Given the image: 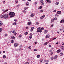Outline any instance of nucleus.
<instances>
[{"label":"nucleus","instance_id":"2f4dec72","mask_svg":"<svg viewBox=\"0 0 64 64\" xmlns=\"http://www.w3.org/2000/svg\"><path fill=\"white\" fill-rule=\"evenodd\" d=\"M44 12V11L43 10H41L40 11V12H41V13H43V12Z\"/></svg>","mask_w":64,"mask_h":64},{"label":"nucleus","instance_id":"ea45409f","mask_svg":"<svg viewBox=\"0 0 64 64\" xmlns=\"http://www.w3.org/2000/svg\"><path fill=\"white\" fill-rule=\"evenodd\" d=\"M14 35H17V33L16 32V33H14Z\"/></svg>","mask_w":64,"mask_h":64},{"label":"nucleus","instance_id":"423d86ee","mask_svg":"<svg viewBox=\"0 0 64 64\" xmlns=\"http://www.w3.org/2000/svg\"><path fill=\"white\" fill-rule=\"evenodd\" d=\"M48 31L47 30H44V34H46V33H48Z\"/></svg>","mask_w":64,"mask_h":64},{"label":"nucleus","instance_id":"c756f323","mask_svg":"<svg viewBox=\"0 0 64 64\" xmlns=\"http://www.w3.org/2000/svg\"><path fill=\"white\" fill-rule=\"evenodd\" d=\"M56 5H59V2H57L56 3Z\"/></svg>","mask_w":64,"mask_h":64},{"label":"nucleus","instance_id":"c03bdc74","mask_svg":"<svg viewBox=\"0 0 64 64\" xmlns=\"http://www.w3.org/2000/svg\"><path fill=\"white\" fill-rule=\"evenodd\" d=\"M19 6H20V5H17L16 6V7H19Z\"/></svg>","mask_w":64,"mask_h":64},{"label":"nucleus","instance_id":"b1692460","mask_svg":"<svg viewBox=\"0 0 64 64\" xmlns=\"http://www.w3.org/2000/svg\"><path fill=\"white\" fill-rule=\"evenodd\" d=\"M18 37L19 38H22V36L21 35H19Z\"/></svg>","mask_w":64,"mask_h":64},{"label":"nucleus","instance_id":"cd10ccee","mask_svg":"<svg viewBox=\"0 0 64 64\" xmlns=\"http://www.w3.org/2000/svg\"><path fill=\"white\" fill-rule=\"evenodd\" d=\"M48 44V42H46L44 44V45L46 46Z\"/></svg>","mask_w":64,"mask_h":64},{"label":"nucleus","instance_id":"c9c22d12","mask_svg":"<svg viewBox=\"0 0 64 64\" xmlns=\"http://www.w3.org/2000/svg\"><path fill=\"white\" fill-rule=\"evenodd\" d=\"M63 55V53H61L60 54V56H62Z\"/></svg>","mask_w":64,"mask_h":64},{"label":"nucleus","instance_id":"de8ad7c7","mask_svg":"<svg viewBox=\"0 0 64 64\" xmlns=\"http://www.w3.org/2000/svg\"><path fill=\"white\" fill-rule=\"evenodd\" d=\"M57 53H60V52H59V50H57Z\"/></svg>","mask_w":64,"mask_h":64},{"label":"nucleus","instance_id":"20e7f679","mask_svg":"<svg viewBox=\"0 0 64 64\" xmlns=\"http://www.w3.org/2000/svg\"><path fill=\"white\" fill-rule=\"evenodd\" d=\"M40 2H41V5L42 6H43L44 5V1L43 0H41L40 1Z\"/></svg>","mask_w":64,"mask_h":64},{"label":"nucleus","instance_id":"aec40b11","mask_svg":"<svg viewBox=\"0 0 64 64\" xmlns=\"http://www.w3.org/2000/svg\"><path fill=\"white\" fill-rule=\"evenodd\" d=\"M54 19H52L51 21V23H53V22H54Z\"/></svg>","mask_w":64,"mask_h":64},{"label":"nucleus","instance_id":"f257e3e1","mask_svg":"<svg viewBox=\"0 0 64 64\" xmlns=\"http://www.w3.org/2000/svg\"><path fill=\"white\" fill-rule=\"evenodd\" d=\"M44 28H37V31L38 32H40V33H41L42 32V30H44Z\"/></svg>","mask_w":64,"mask_h":64},{"label":"nucleus","instance_id":"37998d69","mask_svg":"<svg viewBox=\"0 0 64 64\" xmlns=\"http://www.w3.org/2000/svg\"><path fill=\"white\" fill-rule=\"evenodd\" d=\"M32 38V36H30V39H31Z\"/></svg>","mask_w":64,"mask_h":64},{"label":"nucleus","instance_id":"1a4fd4ad","mask_svg":"<svg viewBox=\"0 0 64 64\" xmlns=\"http://www.w3.org/2000/svg\"><path fill=\"white\" fill-rule=\"evenodd\" d=\"M31 29L32 30H30L31 31H33V30H34V28L33 27H32L31 28Z\"/></svg>","mask_w":64,"mask_h":64},{"label":"nucleus","instance_id":"864d4df0","mask_svg":"<svg viewBox=\"0 0 64 64\" xmlns=\"http://www.w3.org/2000/svg\"><path fill=\"white\" fill-rule=\"evenodd\" d=\"M43 18L42 17V16H41V17H40V19H43Z\"/></svg>","mask_w":64,"mask_h":64},{"label":"nucleus","instance_id":"09e8293b","mask_svg":"<svg viewBox=\"0 0 64 64\" xmlns=\"http://www.w3.org/2000/svg\"><path fill=\"white\" fill-rule=\"evenodd\" d=\"M34 51H37V49H34Z\"/></svg>","mask_w":64,"mask_h":64},{"label":"nucleus","instance_id":"a18cd8bd","mask_svg":"<svg viewBox=\"0 0 64 64\" xmlns=\"http://www.w3.org/2000/svg\"><path fill=\"white\" fill-rule=\"evenodd\" d=\"M48 2H49V3H50V4L51 3V1L50 0Z\"/></svg>","mask_w":64,"mask_h":64},{"label":"nucleus","instance_id":"ddd939ff","mask_svg":"<svg viewBox=\"0 0 64 64\" xmlns=\"http://www.w3.org/2000/svg\"><path fill=\"white\" fill-rule=\"evenodd\" d=\"M32 24V22H29L28 23V25H31Z\"/></svg>","mask_w":64,"mask_h":64},{"label":"nucleus","instance_id":"603ef678","mask_svg":"<svg viewBox=\"0 0 64 64\" xmlns=\"http://www.w3.org/2000/svg\"><path fill=\"white\" fill-rule=\"evenodd\" d=\"M54 53L53 52H52V53H51L50 54L51 55H53V54Z\"/></svg>","mask_w":64,"mask_h":64},{"label":"nucleus","instance_id":"4d7b16f0","mask_svg":"<svg viewBox=\"0 0 64 64\" xmlns=\"http://www.w3.org/2000/svg\"><path fill=\"white\" fill-rule=\"evenodd\" d=\"M56 12V10H55L54 11V12Z\"/></svg>","mask_w":64,"mask_h":64},{"label":"nucleus","instance_id":"dca6fc26","mask_svg":"<svg viewBox=\"0 0 64 64\" xmlns=\"http://www.w3.org/2000/svg\"><path fill=\"white\" fill-rule=\"evenodd\" d=\"M43 8V6H40V7H39L38 9H42Z\"/></svg>","mask_w":64,"mask_h":64},{"label":"nucleus","instance_id":"f704fd0d","mask_svg":"<svg viewBox=\"0 0 64 64\" xmlns=\"http://www.w3.org/2000/svg\"><path fill=\"white\" fill-rule=\"evenodd\" d=\"M54 20H57V18H54Z\"/></svg>","mask_w":64,"mask_h":64},{"label":"nucleus","instance_id":"473e14b6","mask_svg":"<svg viewBox=\"0 0 64 64\" xmlns=\"http://www.w3.org/2000/svg\"><path fill=\"white\" fill-rule=\"evenodd\" d=\"M61 48H62V49H64V47L63 46H62L61 47Z\"/></svg>","mask_w":64,"mask_h":64},{"label":"nucleus","instance_id":"3c124183","mask_svg":"<svg viewBox=\"0 0 64 64\" xmlns=\"http://www.w3.org/2000/svg\"><path fill=\"white\" fill-rule=\"evenodd\" d=\"M24 13H26V11L25 10H24L23 11Z\"/></svg>","mask_w":64,"mask_h":64},{"label":"nucleus","instance_id":"f8f14e48","mask_svg":"<svg viewBox=\"0 0 64 64\" xmlns=\"http://www.w3.org/2000/svg\"><path fill=\"white\" fill-rule=\"evenodd\" d=\"M24 34L26 35H28V34H29V32H25L24 33Z\"/></svg>","mask_w":64,"mask_h":64},{"label":"nucleus","instance_id":"69168bd1","mask_svg":"<svg viewBox=\"0 0 64 64\" xmlns=\"http://www.w3.org/2000/svg\"><path fill=\"white\" fill-rule=\"evenodd\" d=\"M58 51H59V52H61V50H59Z\"/></svg>","mask_w":64,"mask_h":64},{"label":"nucleus","instance_id":"4468645a","mask_svg":"<svg viewBox=\"0 0 64 64\" xmlns=\"http://www.w3.org/2000/svg\"><path fill=\"white\" fill-rule=\"evenodd\" d=\"M15 38V37L14 36H12L11 37V39H14Z\"/></svg>","mask_w":64,"mask_h":64},{"label":"nucleus","instance_id":"0e129e2a","mask_svg":"<svg viewBox=\"0 0 64 64\" xmlns=\"http://www.w3.org/2000/svg\"><path fill=\"white\" fill-rule=\"evenodd\" d=\"M49 47H51V45H49Z\"/></svg>","mask_w":64,"mask_h":64},{"label":"nucleus","instance_id":"79ce46f5","mask_svg":"<svg viewBox=\"0 0 64 64\" xmlns=\"http://www.w3.org/2000/svg\"><path fill=\"white\" fill-rule=\"evenodd\" d=\"M54 59V58H53V57H52L51 58V60H53V59Z\"/></svg>","mask_w":64,"mask_h":64},{"label":"nucleus","instance_id":"bf43d9fd","mask_svg":"<svg viewBox=\"0 0 64 64\" xmlns=\"http://www.w3.org/2000/svg\"><path fill=\"white\" fill-rule=\"evenodd\" d=\"M5 36H8V35L7 34H5Z\"/></svg>","mask_w":64,"mask_h":64},{"label":"nucleus","instance_id":"8fccbe9b","mask_svg":"<svg viewBox=\"0 0 64 64\" xmlns=\"http://www.w3.org/2000/svg\"><path fill=\"white\" fill-rule=\"evenodd\" d=\"M5 53H6V52H5V51H4L3 52V53H4V54H5Z\"/></svg>","mask_w":64,"mask_h":64},{"label":"nucleus","instance_id":"4be33fe9","mask_svg":"<svg viewBox=\"0 0 64 64\" xmlns=\"http://www.w3.org/2000/svg\"><path fill=\"white\" fill-rule=\"evenodd\" d=\"M64 22V20H62L60 21V23H63Z\"/></svg>","mask_w":64,"mask_h":64},{"label":"nucleus","instance_id":"5701e85b","mask_svg":"<svg viewBox=\"0 0 64 64\" xmlns=\"http://www.w3.org/2000/svg\"><path fill=\"white\" fill-rule=\"evenodd\" d=\"M6 58V56L4 55L3 56V58L4 59H5V58Z\"/></svg>","mask_w":64,"mask_h":64},{"label":"nucleus","instance_id":"13d9d810","mask_svg":"<svg viewBox=\"0 0 64 64\" xmlns=\"http://www.w3.org/2000/svg\"><path fill=\"white\" fill-rule=\"evenodd\" d=\"M42 17L43 18H44L45 17V15H44L42 16Z\"/></svg>","mask_w":64,"mask_h":64},{"label":"nucleus","instance_id":"338daca9","mask_svg":"<svg viewBox=\"0 0 64 64\" xmlns=\"http://www.w3.org/2000/svg\"><path fill=\"white\" fill-rule=\"evenodd\" d=\"M30 64L28 62H27L26 64Z\"/></svg>","mask_w":64,"mask_h":64},{"label":"nucleus","instance_id":"9b49d317","mask_svg":"<svg viewBox=\"0 0 64 64\" xmlns=\"http://www.w3.org/2000/svg\"><path fill=\"white\" fill-rule=\"evenodd\" d=\"M34 16H35V14H32L31 15V16L32 17H33Z\"/></svg>","mask_w":64,"mask_h":64},{"label":"nucleus","instance_id":"f03ea898","mask_svg":"<svg viewBox=\"0 0 64 64\" xmlns=\"http://www.w3.org/2000/svg\"><path fill=\"white\" fill-rule=\"evenodd\" d=\"M9 15L11 16H10L11 18L14 17V16H15V13L14 12H10V13H9Z\"/></svg>","mask_w":64,"mask_h":64},{"label":"nucleus","instance_id":"6e6d98bb","mask_svg":"<svg viewBox=\"0 0 64 64\" xmlns=\"http://www.w3.org/2000/svg\"><path fill=\"white\" fill-rule=\"evenodd\" d=\"M43 62V60H40V62Z\"/></svg>","mask_w":64,"mask_h":64},{"label":"nucleus","instance_id":"774afa93","mask_svg":"<svg viewBox=\"0 0 64 64\" xmlns=\"http://www.w3.org/2000/svg\"><path fill=\"white\" fill-rule=\"evenodd\" d=\"M18 49H16V51H17V52H18Z\"/></svg>","mask_w":64,"mask_h":64},{"label":"nucleus","instance_id":"9d476101","mask_svg":"<svg viewBox=\"0 0 64 64\" xmlns=\"http://www.w3.org/2000/svg\"><path fill=\"white\" fill-rule=\"evenodd\" d=\"M3 25V23L1 22H0V27H1Z\"/></svg>","mask_w":64,"mask_h":64},{"label":"nucleus","instance_id":"49530a36","mask_svg":"<svg viewBox=\"0 0 64 64\" xmlns=\"http://www.w3.org/2000/svg\"><path fill=\"white\" fill-rule=\"evenodd\" d=\"M35 5H37V2H35Z\"/></svg>","mask_w":64,"mask_h":64},{"label":"nucleus","instance_id":"e2e57ef3","mask_svg":"<svg viewBox=\"0 0 64 64\" xmlns=\"http://www.w3.org/2000/svg\"><path fill=\"white\" fill-rule=\"evenodd\" d=\"M56 38H54L53 39V40H55V39H56Z\"/></svg>","mask_w":64,"mask_h":64},{"label":"nucleus","instance_id":"4c0bfd02","mask_svg":"<svg viewBox=\"0 0 64 64\" xmlns=\"http://www.w3.org/2000/svg\"><path fill=\"white\" fill-rule=\"evenodd\" d=\"M36 25H39V22H37L36 23Z\"/></svg>","mask_w":64,"mask_h":64},{"label":"nucleus","instance_id":"bb28decb","mask_svg":"<svg viewBox=\"0 0 64 64\" xmlns=\"http://www.w3.org/2000/svg\"><path fill=\"white\" fill-rule=\"evenodd\" d=\"M53 26H54V25L52 24V25H51V26H50V28H52V27H53Z\"/></svg>","mask_w":64,"mask_h":64},{"label":"nucleus","instance_id":"052dcab7","mask_svg":"<svg viewBox=\"0 0 64 64\" xmlns=\"http://www.w3.org/2000/svg\"><path fill=\"white\" fill-rule=\"evenodd\" d=\"M46 1H47V2H49V0H46Z\"/></svg>","mask_w":64,"mask_h":64},{"label":"nucleus","instance_id":"2eb2a0df","mask_svg":"<svg viewBox=\"0 0 64 64\" xmlns=\"http://www.w3.org/2000/svg\"><path fill=\"white\" fill-rule=\"evenodd\" d=\"M37 58H39L40 57V56L39 55H37Z\"/></svg>","mask_w":64,"mask_h":64},{"label":"nucleus","instance_id":"393cba45","mask_svg":"<svg viewBox=\"0 0 64 64\" xmlns=\"http://www.w3.org/2000/svg\"><path fill=\"white\" fill-rule=\"evenodd\" d=\"M1 18H4V16L2 15V16H1Z\"/></svg>","mask_w":64,"mask_h":64},{"label":"nucleus","instance_id":"a878e982","mask_svg":"<svg viewBox=\"0 0 64 64\" xmlns=\"http://www.w3.org/2000/svg\"><path fill=\"white\" fill-rule=\"evenodd\" d=\"M28 8V7H26V8H24V10H27Z\"/></svg>","mask_w":64,"mask_h":64},{"label":"nucleus","instance_id":"f3484780","mask_svg":"<svg viewBox=\"0 0 64 64\" xmlns=\"http://www.w3.org/2000/svg\"><path fill=\"white\" fill-rule=\"evenodd\" d=\"M57 56H55L54 58V59H57Z\"/></svg>","mask_w":64,"mask_h":64},{"label":"nucleus","instance_id":"6ab92c4d","mask_svg":"<svg viewBox=\"0 0 64 64\" xmlns=\"http://www.w3.org/2000/svg\"><path fill=\"white\" fill-rule=\"evenodd\" d=\"M8 11V10H4V13H6V12Z\"/></svg>","mask_w":64,"mask_h":64},{"label":"nucleus","instance_id":"72a5a7b5","mask_svg":"<svg viewBox=\"0 0 64 64\" xmlns=\"http://www.w3.org/2000/svg\"><path fill=\"white\" fill-rule=\"evenodd\" d=\"M31 48H31V46H30L28 48L30 49V50H31Z\"/></svg>","mask_w":64,"mask_h":64},{"label":"nucleus","instance_id":"e433bc0d","mask_svg":"<svg viewBox=\"0 0 64 64\" xmlns=\"http://www.w3.org/2000/svg\"><path fill=\"white\" fill-rule=\"evenodd\" d=\"M11 42H12V43H14V41L13 40H11Z\"/></svg>","mask_w":64,"mask_h":64},{"label":"nucleus","instance_id":"6e6552de","mask_svg":"<svg viewBox=\"0 0 64 64\" xmlns=\"http://www.w3.org/2000/svg\"><path fill=\"white\" fill-rule=\"evenodd\" d=\"M50 37V36L49 34H48L46 35V38H49Z\"/></svg>","mask_w":64,"mask_h":64},{"label":"nucleus","instance_id":"412c9836","mask_svg":"<svg viewBox=\"0 0 64 64\" xmlns=\"http://www.w3.org/2000/svg\"><path fill=\"white\" fill-rule=\"evenodd\" d=\"M29 4V2H27L26 4V6H28Z\"/></svg>","mask_w":64,"mask_h":64},{"label":"nucleus","instance_id":"680f3d73","mask_svg":"<svg viewBox=\"0 0 64 64\" xmlns=\"http://www.w3.org/2000/svg\"><path fill=\"white\" fill-rule=\"evenodd\" d=\"M18 50H19V51H20V50H21V48H20L18 49Z\"/></svg>","mask_w":64,"mask_h":64},{"label":"nucleus","instance_id":"5fc2aeb1","mask_svg":"<svg viewBox=\"0 0 64 64\" xmlns=\"http://www.w3.org/2000/svg\"><path fill=\"white\" fill-rule=\"evenodd\" d=\"M16 3H18V1L17 0H16Z\"/></svg>","mask_w":64,"mask_h":64},{"label":"nucleus","instance_id":"0eeeda50","mask_svg":"<svg viewBox=\"0 0 64 64\" xmlns=\"http://www.w3.org/2000/svg\"><path fill=\"white\" fill-rule=\"evenodd\" d=\"M57 14H61V11H58L57 12Z\"/></svg>","mask_w":64,"mask_h":64},{"label":"nucleus","instance_id":"a211bd4d","mask_svg":"<svg viewBox=\"0 0 64 64\" xmlns=\"http://www.w3.org/2000/svg\"><path fill=\"white\" fill-rule=\"evenodd\" d=\"M16 24H17V23L16 22H15L13 24V25L15 26V25H16Z\"/></svg>","mask_w":64,"mask_h":64},{"label":"nucleus","instance_id":"a19ab883","mask_svg":"<svg viewBox=\"0 0 64 64\" xmlns=\"http://www.w3.org/2000/svg\"><path fill=\"white\" fill-rule=\"evenodd\" d=\"M30 36H33V34H30Z\"/></svg>","mask_w":64,"mask_h":64},{"label":"nucleus","instance_id":"7c9ffc66","mask_svg":"<svg viewBox=\"0 0 64 64\" xmlns=\"http://www.w3.org/2000/svg\"><path fill=\"white\" fill-rule=\"evenodd\" d=\"M55 16V17H58L59 15L58 14H56Z\"/></svg>","mask_w":64,"mask_h":64},{"label":"nucleus","instance_id":"7ed1b4c3","mask_svg":"<svg viewBox=\"0 0 64 64\" xmlns=\"http://www.w3.org/2000/svg\"><path fill=\"white\" fill-rule=\"evenodd\" d=\"M4 19H6L8 17V16L7 14H4Z\"/></svg>","mask_w":64,"mask_h":64},{"label":"nucleus","instance_id":"39448f33","mask_svg":"<svg viewBox=\"0 0 64 64\" xmlns=\"http://www.w3.org/2000/svg\"><path fill=\"white\" fill-rule=\"evenodd\" d=\"M14 47H18L19 45L17 43H16L15 44H14Z\"/></svg>","mask_w":64,"mask_h":64},{"label":"nucleus","instance_id":"c85d7f7f","mask_svg":"<svg viewBox=\"0 0 64 64\" xmlns=\"http://www.w3.org/2000/svg\"><path fill=\"white\" fill-rule=\"evenodd\" d=\"M3 30V29L2 28H0V32H2Z\"/></svg>","mask_w":64,"mask_h":64},{"label":"nucleus","instance_id":"58836bf2","mask_svg":"<svg viewBox=\"0 0 64 64\" xmlns=\"http://www.w3.org/2000/svg\"><path fill=\"white\" fill-rule=\"evenodd\" d=\"M14 21H15V22H17V19H15L14 20Z\"/></svg>","mask_w":64,"mask_h":64}]
</instances>
